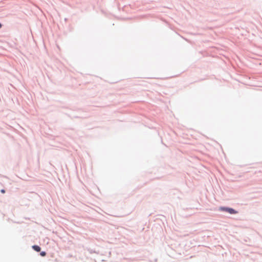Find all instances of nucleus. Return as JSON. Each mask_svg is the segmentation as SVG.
Segmentation results:
<instances>
[{
	"label": "nucleus",
	"instance_id": "obj_1",
	"mask_svg": "<svg viewBox=\"0 0 262 262\" xmlns=\"http://www.w3.org/2000/svg\"><path fill=\"white\" fill-rule=\"evenodd\" d=\"M219 210L220 211L226 212L230 214H235L238 213V211L233 208H231L227 206H221L219 208Z\"/></svg>",
	"mask_w": 262,
	"mask_h": 262
},
{
	"label": "nucleus",
	"instance_id": "obj_2",
	"mask_svg": "<svg viewBox=\"0 0 262 262\" xmlns=\"http://www.w3.org/2000/svg\"><path fill=\"white\" fill-rule=\"evenodd\" d=\"M32 248L36 252H40L41 251V247L37 245H33Z\"/></svg>",
	"mask_w": 262,
	"mask_h": 262
},
{
	"label": "nucleus",
	"instance_id": "obj_3",
	"mask_svg": "<svg viewBox=\"0 0 262 262\" xmlns=\"http://www.w3.org/2000/svg\"><path fill=\"white\" fill-rule=\"evenodd\" d=\"M47 255V253L46 251H40V255L42 257H44L45 256H46Z\"/></svg>",
	"mask_w": 262,
	"mask_h": 262
},
{
	"label": "nucleus",
	"instance_id": "obj_4",
	"mask_svg": "<svg viewBox=\"0 0 262 262\" xmlns=\"http://www.w3.org/2000/svg\"><path fill=\"white\" fill-rule=\"evenodd\" d=\"M88 251L89 252V253H91V254L94 253H96V252L95 250H93V249H91V248H88Z\"/></svg>",
	"mask_w": 262,
	"mask_h": 262
},
{
	"label": "nucleus",
	"instance_id": "obj_5",
	"mask_svg": "<svg viewBox=\"0 0 262 262\" xmlns=\"http://www.w3.org/2000/svg\"><path fill=\"white\" fill-rule=\"evenodd\" d=\"M1 192L2 193H5V192H6V191H5V189H1Z\"/></svg>",
	"mask_w": 262,
	"mask_h": 262
},
{
	"label": "nucleus",
	"instance_id": "obj_6",
	"mask_svg": "<svg viewBox=\"0 0 262 262\" xmlns=\"http://www.w3.org/2000/svg\"><path fill=\"white\" fill-rule=\"evenodd\" d=\"M2 26H3L2 24L1 23H0V29L2 28Z\"/></svg>",
	"mask_w": 262,
	"mask_h": 262
},
{
	"label": "nucleus",
	"instance_id": "obj_7",
	"mask_svg": "<svg viewBox=\"0 0 262 262\" xmlns=\"http://www.w3.org/2000/svg\"><path fill=\"white\" fill-rule=\"evenodd\" d=\"M73 118H80L78 116H74Z\"/></svg>",
	"mask_w": 262,
	"mask_h": 262
}]
</instances>
